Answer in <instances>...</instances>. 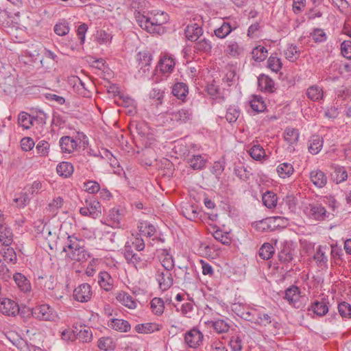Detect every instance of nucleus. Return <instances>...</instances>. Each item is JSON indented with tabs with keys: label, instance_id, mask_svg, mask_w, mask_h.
<instances>
[{
	"label": "nucleus",
	"instance_id": "2f4dec72",
	"mask_svg": "<svg viewBox=\"0 0 351 351\" xmlns=\"http://www.w3.org/2000/svg\"><path fill=\"white\" fill-rule=\"evenodd\" d=\"M323 146V139L318 135L313 136L309 141L308 151L312 154H318Z\"/></svg>",
	"mask_w": 351,
	"mask_h": 351
},
{
	"label": "nucleus",
	"instance_id": "2eb2a0df",
	"mask_svg": "<svg viewBox=\"0 0 351 351\" xmlns=\"http://www.w3.org/2000/svg\"><path fill=\"white\" fill-rule=\"evenodd\" d=\"M300 298V289L295 285H292L285 291V299L295 308H300L299 299Z\"/></svg>",
	"mask_w": 351,
	"mask_h": 351
},
{
	"label": "nucleus",
	"instance_id": "4be33fe9",
	"mask_svg": "<svg viewBox=\"0 0 351 351\" xmlns=\"http://www.w3.org/2000/svg\"><path fill=\"white\" fill-rule=\"evenodd\" d=\"M98 283L100 287L106 291H110L114 286V280L106 271H101L98 275Z\"/></svg>",
	"mask_w": 351,
	"mask_h": 351
},
{
	"label": "nucleus",
	"instance_id": "c756f323",
	"mask_svg": "<svg viewBox=\"0 0 351 351\" xmlns=\"http://www.w3.org/2000/svg\"><path fill=\"white\" fill-rule=\"evenodd\" d=\"M13 241V233L10 228L0 226V242L4 246H10Z\"/></svg>",
	"mask_w": 351,
	"mask_h": 351
},
{
	"label": "nucleus",
	"instance_id": "09e8293b",
	"mask_svg": "<svg viewBox=\"0 0 351 351\" xmlns=\"http://www.w3.org/2000/svg\"><path fill=\"white\" fill-rule=\"evenodd\" d=\"M151 308L152 312L156 315H161L165 309L163 300L160 298H154L151 301Z\"/></svg>",
	"mask_w": 351,
	"mask_h": 351
},
{
	"label": "nucleus",
	"instance_id": "680f3d73",
	"mask_svg": "<svg viewBox=\"0 0 351 351\" xmlns=\"http://www.w3.org/2000/svg\"><path fill=\"white\" fill-rule=\"evenodd\" d=\"M240 110L235 106H230L227 109L226 119L230 123H234L239 118Z\"/></svg>",
	"mask_w": 351,
	"mask_h": 351
},
{
	"label": "nucleus",
	"instance_id": "f8f14e48",
	"mask_svg": "<svg viewBox=\"0 0 351 351\" xmlns=\"http://www.w3.org/2000/svg\"><path fill=\"white\" fill-rule=\"evenodd\" d=\"M59 144L62 153L71 154L77 149L79 143L77 137L73 138L69 136H64L60 138Z\"/></svg>",
	"mask_w": 351,
	"mask_h": 351
},
{
	"label": "nucleus",
	"instance_id": "a18cd8bd",
	"mask_svg": "<svg viewBox=\"0 0 351 351\" xmlns=\"http://www.w3.org/2000/svg\"><path fill=\"white\" fill-rule=\"evenodd\" d=\"M248 153L256 160H261L266 156L265 149L260 145H254L250 148Z\"/></svg>",
	"mask_w": 351,
	"mask_h": 351
},
{
	"label": "nucleus",
	"instance_id": "49530a36",
	"mask_svg": "<svg viewBox=\"0 0 351 351\" xmlns=\"http://www.w3.org/2000/svg\"><path fill=\"white\" fill-rule=\"evenodd\" d=\"M262 200L266 207L272 208L276 206L277 196L271 191H267L263 195Z\"/></svg>",
	"mask_w": 351,
	"mask_h": 351
},
{
	"label": "nucleus",
	"instance_id": "e433bc0d",
	"mask_svg": "<svg viewBox=\"0 0 351 351\" xmlns=\"http://www.w3.org/2000/svg\"><path fill=\"white\" fill-rule=\"evenodd\" d=\"M188 93V86L185 83L178 82L172 88V94L179 99H184Z\"/></svg>",
	"mask_w": 351,
	"mask_h": 351
},
{
	"label": "nucleus",
	"instance_id": "412c9836",
	"mask_svg": "<svg viewBox=\"0 0 351 351\" xmlns=\"http://www.w3.org/2000/svg\"><path fill=\"white\" fill-rule=\"evenodd\" d=\"M310 180L317 188H323L327 183V177L321 170H313L310 173Z\"/></svg>",
	"mask_w": 351,
	"mask_h": 351
},
{
	"label": "nucleus",
	"instance_id": "c03bdc74",
	"mask_svg": "<svg viewBox=\"0 0 351 351\" xmlns=\"http://www.w3.org/2000/svg\"><path fill=\"white\" fill-rule=\"evenodd\" d=\"M188 162L193 169L200 170L205 167L206 161L201 155H193L188 159Z\"/></svg>",
	"mask_w": 351,
	"mask_h": 351
},
{
	"label": "nucleus",
	"instance_id": "5fc2aeb1",
	"mask_svg": "<svg viewBox=\"0 0 351 351\" xmlns=\"http://www.w3.org/2000/svg\"><path fill=\"white\" fill-rule=\"evenodd\" d=\"M64 200L61 197L54 198L49 204L47 210L52 215H56L58 210L62 206Z\"/></svg>",
	"mask_w": 351,
	"mask_h": 351
},
{
	"label": "nucleus",
	"instance_id": "6ab92c4d",
	"mask_svg": "<svg viewBox=\"0 0 351 351\" xmlns=\"http://www.w3.org/2000/svg\"><path fill=\"white\" fill-rule=\"evenodd\" d=\"M331 169L333 170L331 173V177L336 184L341 183L347 180L348 172L344 167L332 164Z\"/></svg>",
	"mask_w": 351,
	"mask_h": 351
},
{
	"label": "nucleus",
	"instance_id": "864d4df0",
	"mask_svg": "<svg viewBox=\"0 0 351 351\" xmlns=\"http://www.w3.org/2000/svg\"><path fill=\"white\" fill-rule=\"evenodd\" d=\"M69 31L70 27L69 26V23L65 20H62L57 23L54 26L55 33L60 36H63L68 34Z\"/></svg>",
	"mask_w": 351,
	"mask_h": 351
},
{
	"label": "nucleus",
	"instance_id": "ea45409f",
	"mask_svg": "<svg viewBox=\"0 0 351 351\" xmlns=\"http://www.w3.org/2000/svg\"><path fill=\"white\" fill-rule=\"evenodd\" d=\"M76 339L83 343H89L93 340V334L90 328L84 327L78 330H75Z\"/></svg>",
	"mask_w": 351,
	"mask_h": 351
},
{
	"label": "nucleus",
	"instance_id": "bb28decb",
	"mask_svg": "<svg viewBox=\"0 0 351 351\" xmlns=\"http://www.w3.org/2000/svg\"><path fill=\"white\" fill-rule=\"evenodd\" d=\"M13 278L19 289L23 292H27L31 290V285L27 278L21 273H16Z\"/></svg>",
	"mask_w": 351,
	"mask_h": 351
},
{
	"label": "nucleus",
	"instance_id": "a211bd4d",
	"mask_svg": "<svg viewBox=\"0 0 351 351\" xmlns=\"http://www.w3.org/2000/svg\"><path fill=\"white\" fill-rule=\"evenodd\" d=\"M293 249L292 245L288 241H285L282 244L280 250L278 253V258L281 263H289L293 260Z\"/></svg>",
	"mask_w": 351,
	"mask_h": 351
},
{
	"label": "nucleus",
	"instance_id": "423d86ee",
	"mask_svg": "<svg viewBox=\"0 0 351 351\" xmlns=\"http://www.w3.org/2000/svg\"><path fill=\"white\" fill-rule=\"evenodd\" d=\"M125 209L118 207L110 209L108 212L105 223L114 228L122 226L121 221L125 215Z\"/></svg>",
	"mask_w": 351,
	"mask_h": 351
},
{
	"label": "nucleus",
	"instance_id": "4d7b16f0",
	"mask_svg": "<svg viewBox=\"0 0 351 351\" xmlns=\"http://www.w3.org/2000/svg\"><path fill=\"white\" fill-rule=\"evenodd\" d=\"M250 106L254 111L257 112H263L266 108V105L262 97L256 96L250 101Z\"/></svg>",
	"mask_w": 351,
	"mask_h": 351
},
{
	"label": "nucleus",
	"instance_id": "7ed1b4c3",
	"mask_svg": "<svg viewBox=\"0 0 351 351\" xmlns=\"http://www.w3.org/2000/svg\"><path fill=\"white\" fill-rule=\"evenodd\" d=\"M305 213L312 219L316 221H324L331 219L334 215L326 211L324 206L319 203L309 204L305 208Z\"/></svg>",
	"mask_w": 351,
	"mask_h": 351
},
{
	"label": "nucleus",
	"instance_id": "6e6552de",
	"mask_svg": "<svg viewBox=\"0 0 351 351\" xmlns=\"http://www.w3.org/2000/svg\"><path fill=\"white\" fill-rule=\"evenodd\" d=\"M92 297L91 287L88 283H83L73 291V298L80 302H86Z\"/></svg>",
	"mask_w": 351,
	"mask_h": 351
},
{
	"label": "nucleus",
	"instance_id": "8fccbe9b",
	"mask_svg": "<svg viewBox=\"0 0 351 351\" xmlns=\"http://www.w3.org/2000/svg\"><path fill=\"white\" fill-rule=\"evenodd\" d=\"M252 53L255 61L262 62L267 56V50L265 47L258 45L253 49Z\"/></svg>",
	"mask_w": 351,
	"mask_h": 351
},
{
	"label": "nucleus",
	"instance_id": "f3484780",
	"mask_svg": "<svg viewBox=\"0 0 351 351\" xmlns=\"http://www.w3.org/2000/svg\"><path fill=\"white\" fill-rule=\"evenodd\" d=\"M184 34L188 40L195 42L202 35L203 29L200 25L193 23L186 26Z\"/></svg>",
	"mask_w": 351,
	"mask_h": 351
},
{
	"label": "nucleus",
	"instance_id": "58836bf2",
	"mask_svg": "<svg viewBox=\"0 0 351 351\" xmlns=\"http://www.w3.org/2000/svg\"><path fill=\"white\" fill-rule=\"evenodd\" d=\"M135 330L138 333H151L160 330V326L156 323H145L137 324Z\"/></svg>",
	"mask_w": 351,
	"mask_h": 351
},
{
	"label": "nucleus",
	"instance_id": "e2e57ef3",
	"mask_svg": "<svg viewBox=\"0 0 351 351\" xmlns=\"http://www.w3.org/2000/svg\"><path fill=\"white\" fill-rule=\"evenodd\" d=\"M214 329L218 333H225L229 330L230 324L228 322L223 319H217L213 324Z\"/></svg>",
	"mask_w": 351,
	"mask_h": 351
},
{
	"label": "nucleus",
	"instance_id": "338daca9",
	"mask_svg": "<svg viewBox=\"0 0 351 351\" xmlns=\"http://www.w3.org/2000/svg\"><path fill=\"white\" fill-rule=\"evenodd\" d=\"M338 311L343 317L351 318V305L346 302H342L338 305Z\"/></svg>",
	"mask_w": 351,
	"mask_h": 351
},
{
	"label": "nucleus",
	"instance_id": "aec40b11",
	"mask_svg": "<svg viewBox=\"0 0 351 351\" xmlns=\"http://www.w3.org/2000/svg\"><path fill=\"white\" fill-rule=\"evenodd\" d=\"M326 246L319 245L313 256V259L319 267L324 268L328 267V256L326 254Z\"/></svg>",
	"mask_w": 351,
	"mask_h": 351
},
{
	"label": "nucleus",
	"instance_id": "5701e85b",
	"mask_svg": "<svg viewBox=\"0 0 351 351\" xmlns=\"http://www.w3.org/2000/svg\"><path fill=\"white\" fill-rule=\"evenodd\" d=\"M137 60L141 69H143V72L149 71L152 56L149 51H140L137 54Z\"/></svg>",
	"mask_w": 351,
	"mask_h": 351
},
{
	"label": "nucleus",
	"instance_id": "4468645a",
	"mask_svg": "<svg viewBox=\"0 0 351 351\" xmlns=\"http://www.w3.org/2000/svg\"><path fill=\"white\" fill-rule=\"evenodd\" d=\"M19 311L18 304L13 300L4 298L0 300V312L3 314L13 316L16 315Z\"/></svg>",
	"mask_w": 351,
	"mask_h": 351
},
{
	"label": "nucleus",
	"instance_id": "f257e3e1",
	"mask_svg": "<svg viewBox=\"0 0 351 351\" xmlns=\"http://www.w3.org/2000/svg\"><path fill=\"white\" fill-rule=\"evenodd\" d=\"M135 18L138 25L149 34H160L164 32V27L160 26V21H157L154 14L145 16L138 12Z\"/></svg>",
	"mask_w": 351,
	"mask_h": 351
},
{
	"label": "nucleus",
	"instance_id": "9b49d317",
	"mask_svg": "<svg viewBox=\"0 0 351 351\" xmlns=\"http://www.w3.org/2000/svg\"><path fill=\"white\" fill-rule=\"evenodd\" d=\"M35 280L37 285L44 289L53 290L57 285V280L52 275L38 274Z\"/></svg>",
	"mask_w": 351,
	"mask_h": 351
},
{
	"label": "nucleus",
	"instance_id": "6e6d98bb",
	"mask_svg": "<svg viewBox=\"0 0 351 351\" xmlns=\"http://www.w3.org/2000/svg\"><path fill=\"white\" fill-rule=\"evenodd\" d=\"M267 66L272 71L278 73L282 68L280 58L276 56L271 55L267 60Z\"/></svg>",
	"mask_w": 351,
	"mask_h": 351
},
{
	"label": "nucleus",
	"instance_id": "052dcab7",
	"mask_svg": "<svg viewBox=\"0 0 351 351\" xmlns=\"http://www.w3.org/2000/svg\"><path fill=\"white\" fill-rule=\"evenodd\" d=\"M47 115L43 110H39L36 114L32 116V125H38L43 126L46 123Z\"/></svg>",
	"mask_w": 351,
	"mask_h": 351
},
{
	"label": "nucleus",
	"instance_id": "1a4fd4ad",
	"mask_svg": "<svg viewBox=\"0 0 351 351\" xmlns=\"http://www.w3.org/2000/svg\"><path fill=\"white\" fill-rule=\"evenodd\" d=\"M203 338V334L197 328H193L186 332L184 341L189 347L195 348L202 343Z\"/></svg>",
	"mask_w": 351,
	"mask_h": 351
},
{
	"label": "nucleus",
	"instance_id": "7c9ffc66",
	"mask_svg": "<svg viewBox=\"0 0 351 351\" xmlns=\"http://www.w3.org/2000/svg\"><path fill=\"white\" fill-rule=\"evenodd\" d=\"M73 167L71 163L68 162H62L57 165V173L62 177L69 178L73 173Z\"/></svg>",
	"mask_w": 351,
	"mask_h": 351
},
{
	"label": "nucleus",
	"instance_id": "4c0bfd02",
	"mask_svg": "<svg viewBox=\"0 0 351 351\" xmlns=\"http://www.w3.org/2000/svg\"><path fill=\"white\" fill-rule=\"evenodd\" d=\"M80 243L81 241L78 240L77 238L74 235L69 236L67 238V241L63 247V251L67 254L69 252H73L76 250H79V248L82 247L80 245Z\"/></svg>",
	"mask_w": 351,
	"mask_h": 351
},
{
	"label": "nucleus",
	"instance_id": "0e129e2a",
	"mask_svg": "<svg viewBox=\"0 0 351 351\" xmlns=\"http://www.w3.org/2000/svg\"><path fill=\"white\" fill-rule=\"evenodd\" d=\"M214 238L220 241L222 244L230 245L231 244V239L228 237V233L223 232L221 230H217L213 234Z\"/></svg>",
	"mask_w": 351,
	"mask_h": 351
},
{
	"label": "nucleus",
	"instance_id": "cd10ccee",
	"mask_svg": "<svg viewBox=\"0 0 351 351\" xmlns=\"http://www.w3.org/2000/svg\"><path fill=\"white\" fill-rule=\"evenodd\" d=\"M193 48L196 53H209L213 48L212 42L208 39L202 38L195 43Z\"/></svg>",
	"mask_w": 351,
	"mask_h": 351
},
{
	"label": "nucleus",
	"instance_id": "79ce46f5",
	"mask_svg": "<svg viewBox=\"0 0 351 351\" xmlns=\"http://www.w3.org/2000/svg\"><path fill=\"white\" fill-rule=\"evenodd\" d=\"M284 138L290 145L295 144L299 138L298 130L294 128H287L284 132Z\"/></svg>",
	"mask_w": 351,
	"mask_h": 351
},
{
	"label": "nucleus",
	"instance_id": "72a5a7b5",
	"mask_svg": "<svg viewBox=\"0 0 351 351\" xmlns=\"http://www.w3.org/2000/svg\"><path fill=\"white\" fill-rule=\"evenodd\" d=\"M139 234L147 237H151L156 232V228L154 225L147 221H141L138 225Z\"/></svg>",
	"mask_w": 351,
	"mask_h": 351
},
{
	"label": "nucleus",
	"instance_id": "c9c22d12",
	"mask_svg": "<svg viewBox=\"0 0 351 351\" xmlns=\"http://www.w3.org/2000/svg\"><path fill=\"white\" fill-rule=\"evenodd\" d=\"M236 27H232L229 22L223 21L221 25L215 29V35L219 38H224L229 35Z\"/></svg>",
	"mask_w": 351,
	"mask_h": 351
},
{
	"label": "nucleus",
	"instance_id": "b1692460",
	"mask_svg": "<svg viewBox=\"0 0 351 351\" xmlns=\"http://www.w3.org/2000/svg\"><path fill=\"white\" fill-rule=\"evenodd\" d=\"M116 299L121 304L124 305L128 308L134 309L136 308V301L133 298L132 295L125 291H121L117 293Z\"/></svg>",
	"mask_w": 351,
	"mask_h": 351
},
{
	"label": "nucleus",
	"instance_id": "bf43d9fd",
	"mask_svg": "<svg viewBox=\"0 0 351 351\" xmlns=\"http://www.w3.org/2000/svg\"><path fill=\"white\" fill-rule=\"evenodd\" d=\"M98 348L100 350L104 351H108L113 350L114 348V345L113 343V341L110 337H101L98 341Z\"/></svg>",
	"mask_w": 351,
	"mask_h": 351
},
{
	"label": "nucleus",
	"instance_id": "473e14b6",
	"mask_svg": "<svg viewBox=\"0 0 351 351\" xmlns=\"http://www.w3.org/2000/svg\"><path fill=\"white\" fill-rule=\"evenodd\" d=\"M109 326L122 332H128L131 328L130 323L128 321L121 319H112Z\"/></svg>",
	"mask_w": 351,
	"mask_h": 351
},
{
	"label": "nucleus",
	"instance_id": "13d9d810",
	"mask_svg": "<svg viewBox=\"0 0 351 351\" xmlns=\"http://www.w3.org/2000/svg\"><path fill=\"white\" fill-rule=\"evenodd\" d=\"M18 121L21 126L29 129L32 125V117L25 112H22L19 114Z\"/></svg>",
	"mask_w": 351,
	"mask_h": 351
},
{
	"label": "nucleus",
	"instance_id": "f03ea898",
	"mask_svg": "<svg viewBox=\"0 0 351 351\" xmlns=\"http://www.w3.org/2000/svg\"><path fill=\"white\" fill-rule=\"evenodd\" d=\"M124 257L129 264H132L136 269H143L147 265L148 260L141 252H134L132 246L127 243L123 250Z\"/></svg>",
	"mask_w": 351,
	"mask_h": 351
},
{
	"label": "nucleus",
	"instance_id": "774afa93",
	"mask_svg": "<svg viewBox=\"0 0 351 351\" xmlns=\"http://www.w3.org/2000/svg\"><path fill=\"white\" fill-rule=\"evenodd\" d=\"M336 95L343 100L351 99V86H341L336 90Z\"/></svg>",
	"mask_w": 351,
	"mask_h": 351
},
{
	"label": "nucleus",
	"instance_id": "39448f33",
	"mask_svg": "<svg viewBox=\"0 0 351 351\" xmlns=\"http://www.w3.org/2000/svg\"><path fill=\"white\" fill-rule=\"evenodd\" d=\"M33 316L40 320L54 321L57 317L56 312L48 304L37 306L32 310Z\"/></svg>",
	"mask_w": 351,
	"mask_h": 351
},
{
	"label": "nucleus",
	"instance_id": "dca6fc26",
	"mask_svg": "<svg viewBox=\"0 0 351 351\" xmlns=\"http://www.w3.org/2000/svg\"><path fill=\"white\" fill-rule=\"evenodd\" d=\"M193 112L190 109L182 108L171 113V120L179 123H186L192 120Z\"/></svg>",
	"mask_w": 351,
	"mask_h": 351
},
{
	"label": "nucleus",
	"instance_id": "603ef678",
	"mask_svg": "<svg viewBox=\"0 0 351 351\" xmlns=\"http://www.w3.org/2000/svg\"><path fill=\"white\" fill-rule=\"evenodd\" d=\"M274 253L272 245L268 243H264L259 250V256L264 260L269 259Z\"/></svg>",
	"mask_w": 351,
	"mask_h": 351
},
{
	"label": "nucleus",
	"instance_id": "393cba45",
	"mask_svg": "<svg viewBox=\"0 0 351 351\" xmlns=\"http://www.w3.org/2000/svg\"><path fill=\"white\" fill-rule=\"evenodd\" d=\"M258 85L261 90L272 93L274 90V81L265 75H261L258 78Z\"/></svg>",
	"mask_w": 351,
	"mask_h": 351
},
{
	"label": "nucleus",
	"instance_id": "c85d7f7f",
	"mask_svg": "<svg viewBox=\"0 0 351 351\" xmlns=\"http://www.w3.org/2000/svg\"><path fill=\"white\" fill-rule=\"evenodd\" d=\"M66 255L71 260L78 262H84L90 257L89 253L85 250L84 246L79 248V250L68 252Z\"/></svg>",
	"mask_w": 351,
	"mask_h": 351
},
{
	"label": "nucleus",
	"instance_id": "a878e982",
	"mask_svg": "<svg viewBox=\"0 0 351 351\" xmlns=\"http://www.w3.org/2000/svg\"><path fill=\"white\" fill-rule=\"evenodd\" d=\"M159 260L163 269L171 271L175 267L173 258L166 250H162L159 256Z\"/></svg>",
	"mask_w": 351,
	"mask_h": 351
},
{
	"label": "nucleus",
	"instance_id": "9d476101",
	"mask_svg": "<svg viewBox=\"0 0 351 351\" xmlns=\"http://www.w3.org/2000/svg\"><path fill=\"white\" fill-rule=\"evenodd\" d=\"M175 64V60L171 56L164 55L160 57L156 69L162 74H169L174 70Z\"/></svg>",
	"mask_w": 351,
	"mask_h": 351
},
{
	"label": "nucleus",
	"instance_id": "3c124183",
	"mask_svg": "<svg viewBox=\"0 0 351 351\" xmlns=\"http://www.w3.org/2000/svg\"><path fill=\"white\" fill-rule=\"evenodd\" d=\"M258 315V312L256 309L252 310H244L241 314L238 313V315L240 316L242 319L250 322L252 324H256L257 319V317Z\"/></svg>",
	"mask_w": 351,
	"mask_h": 351
},
{
	"label": "nucleus",
	"instance_id": "69168bd1",
	"mask_svg": "<svg viewBox=\"0 0 351 351\" xmlns=\"http://www.w3.org/2000/svg\"><path fill=\"white\" fill-rule=\"evenodd\" d=\"M49 148H50V144L47 141H44V140L39 141L36 146V149L37 151V153L40 156H48Z\"/></svg>",
	"mask_w": 351,
	"mask_h": 351
},
{
	"label": "nucleus",
	"instance_id": "f704fd0d",
	"mask_svg": "<svg viewBox=\"0 0 351 351\" xmlns=\"http://www.w3.org/2000/svg\"><path fill=\"white\" fill-rule=\"evenodd\" d=\"M276 171L281 178H287L293 173L294 168L291 163L283 162L277 167Z\"/></svg>",
	"mask_w": 351,
	"mask_h": 351
},
{
	"label": "nucleus",
	"instance_id": "0eeeda50",
	"mask_svg": "<svg viewBox=\"0 0 351 351\" xmlns=\"http://www.w3.org/2000/svg\"><path fill=\"white\" fill-rule=\"evenodd\" d=\"M171 271L158 269L156 273V280L159 289L162 291L168 290L173 283Z\"/></svg>",
	"mask_w": 351,
	"mask_h": 351
},
{
	"label": "nucleus",
	"instance_id": "de8ad7c7",
	"mask_svg": "<svg viewBox=\"0 0 351 351\" xmlns=\"http://www.w3.org/2000/svg\"><path fill=\"white\" fill-rule=\"evenodd\" d=\"M284 55L290 62H295L300 56V51L298 50L297 46L293 44L289 45L284 51Z\"/></svg>",
	"mask_w": 351,
	"mask_h": 351
},
{
	"label": "nucleus",
	"instance_id": "20e7f679",
	"mask_svg": "<svg viewBox=\"0 0 351 351\" xmlns=\"http://www.w3.org/2000/svg\"><path fill=\"white\" fill-rule=\"evenodd\" d=\"M80 213L83 216L97 219L101 215V206L95 197L86 199L84 206L80 208Z\"/></svg>",
	"mask_w": 351,
	"mask_h": 351
},
{
	"label": "nucleus",
	"instance_id": "37998d69",
	"mask_svg": "<svg viewBox=\"0 0 351 351\" xmlns=\"http://www.w3.org/2000/svg\"><path fill=\"white\" fill-rule=\"evenodd\" d=\"M1 252L2 253L4 260L8 263L15 264L17 261L16 254L14 250L10 246H4Z\"/></svg>",
	"mask_w": 351,
	"mask_h": 351
},
{
	"label": "nucleus",
	"instance_id": "a19ab883",
	"mask_svg": "<svg viewBox=\"0 0 351 351\" xmlns=\"http://www.w3.org/2000/svg\"><path fill=\"white\" fill-rule=\"evenodd\" d=\"M306 95L309 99L315 101L323 98L324 93L318 86L314 85L307 89Z\"/></svg>",
	"mask_w": 351,
	"mask_h": 351
},
{
	"label": "nucleus",
	"instance_id": "ddd939ff",
	"mask_svg": "<svg viewBox=\"0 0 351 351\" xmlns=\"http://www.w3.org/2000/svg\"><path fill=\"white\" fill-rule=\"evenodd\" d=\"M328 300L322 298L321 300H315L308 308V311H312L316 315L323 317L328 312Z\"/></svg>",
	"mask_w": 351,
	"mask_h": 351
}]
</instances>
